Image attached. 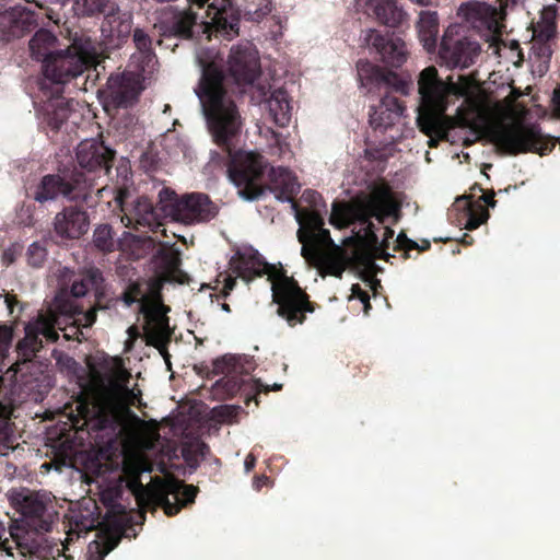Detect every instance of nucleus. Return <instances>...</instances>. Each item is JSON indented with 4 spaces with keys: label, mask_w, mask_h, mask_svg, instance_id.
<instances>
[{
    "label": "nucleus",
    "mask_w": 560,
    "mask_h": 560,
    "mask_svg": "<svg viewBox=\"0 0 560 560\" xmlns=\"http://www.w3.org/2000/svg\"><path fill=\"white\" fill-rule=\"evenodd\" d=\"M259 74L256 50L248 44L235 45L230 50L228 73L215 62H209L196 89L211 139L228 153L229 178L246 200L262 195L259 180L267 165L262 155L236 150L244 121L235 97L246 93Z\"/></svg>",
    "instance_id": "1"
},
{
    "label": "nucleus",
    "mask_w": 560,
    "mask_h": 560,
    "mask_svg": "<svg viewBox=\"0 0 560 560\" xmlns=\"http://www.w3.org/2000/svg\"><path fill=\"white\" fill-rule=\"evenodd\" d=\"M236 277L250 281L255 277L267 275L271 281L272 302L277 305V315L291 328L304 324L307 314L314 313L317 304L299 282L287 271L261 260L258 253H237L230 261Z\"/></svg>",
    "instance_id": "2"
},
{
    "label": "nucleus",
    "mask_w": 560,
    "mask_h": 560,
    "mask_svg": "<svg viewBox=\"0 0 560 560\" xmlns=\"http://www.w3.org/2000/svg\"><path fill=\"white\" fill-rule=\"evenodd\" d=\"M420 95L418 127L430 138L428 144L435 148L439 140H446L451 128V118L445 115L451 95L464 96L465 88L448 81L445 82L434 66L424 68L418 77Z\"/></svg>",
    "instance_id": "3"
},
{
    "label": "nucleus",
    "mask_w": 560,
    "mask_h": 560,
    "mask_svg": "<svg viewBox=\"0 0 560 560\" xmlns=\"http://www.w3.org/2000/svg\"><path fill=\"white\" fill-rule=\"evenodd\" d=\"M127 390L115 382L98 388L91 398L82 396L78 400V415L89 431L109 446L119 442L126 431V416L129 412L125 402Z\"/></svg>",
    "instance_id": "4"
},
{
    "label": "nucleus",
    "mask_w": 560,
    "mask_h": 560,
    "mask_svg": "<svg viewBox=\"0 0 560 560\" xmlns=\"http://www.w3.org/2000/svg\"><path fill=\"white\" fill-rule=\"evenodd\" d=\"M68 322L75 329V339L80 340L79 335H82L80 327L88 328L96 322V310L83 312L82 307L73 302L63 301L48 314L38 315L34 320L25 324L24 337L15 347L18 357L24 362L31 361L43 348V338L47 342H56L59 338L58 329L65 330L62 324Z\"/></svg>",
    "instance_id": "5"
},
{
    "label": "nucleus",
    "mask_w": 560,
    "mask_h": 560,
    "mask_svg": "<svg viewBox=\"0 0 560 560\" xmlns=\"http://www.w3.org/2000/svg\"><path fill=\"white\" fill-rule=\"evenodd\" d=\"M97 43L85 35H75L66 49H58L42 66L40 90L63 93V86L98 63Z\"/></svg>",
    "instance_id": "6"
},
{
    "label": "nucleus",
    "mask_w": 560,
    "mask_h": 560,
    "mask_svg": "<svg viewBox=\"0 0 560 560\" xmlns=\"http://www.w3.org/2000/svg\"><path fill=\"white\" fill-rule=\"evenodd\" d=\"M397 210L392 190L388 186H377L370 195L357 198L351 203L334 202L329 222L337 229H345L359 223L365 228L372 218L384 224L386 219Z\"/></svg>",
    "instance_id": "7"
},
{
    "label": "nucleus",
    "mask_w": 560,
    "mask_h": 560,
    "mask_svg": "<svg viewBox=\"0 0 560 560\" xmlns=\"http://www.w3.org/2000/svg\"><path fill=\"white\" fill-rule=\"evenodd\" d=\"M159 205L162 214L184 225L205 224L215 219L219 206L205 192L178 195L170 187L159 191Z\"/></svg>",
    "instance_id": "8"
},
{
    "label": "nucleus",
    "mask_w": 560,
    "mask_h": 560,
    "mask_svg": "<svg viewBox=\"0 0 560 560\" xmlns=\"http://www.w3.org/2000/svg\"><path fill=\"white\" fill-rule=\"evenodd\" d=\"M94 191V179L78 168L44 175L32 190V198L40 203L56 201L59 197L68 201H83Z\"/></svg>",
    "instance_id": "9"
},
{
    "label": "nucleus",
    "mask_w": 560,
    "mask_h": 560,
    "mask_svg": "<svg viewBox=\"0 0 560 560\" xmlns=\"http://www.w3.org/2000/svg\"><path fill=\"white\" fill-rule=\"evenodd\" d=\"M9 501L30 526L45 532L50 529L52 516L48 512V508L51 502L45 494L21 488L10 491Z\"/></svg>",
    "instance_id": "10"
},
{
    "label": "nucleus",
    "mask_w": 560,
    "mask_h": 560,
    "mask_svg": "<svg viewBox=\"0 0 560 560\" xmlns=\"http://www.w3.org/2000/svg\"><path fill=\"white\" fill-rule=\"evenodd\" d=\"M75 159L83 174L94 179V189L100 194L96 178L110 172L115 159V151L95 139H86L79 143Z\"/></svg>",
    "instance_id": "11"
},
{
    "label": "nucleus",
    "mask_w": 560,
    "mask_h": 560,
    "mask_svg": "<svg viewBox=\"0 0 560 560\" xmlns=\"http://www.w3.org/2000/svg\"><path fill=\"white\" fill-rule=\"evenodd\" d=\"M70 293L73 299H56L55 308L63 301H71L82 307L83 312L102 308L101 302L105 296L104 277L100 269L92 268L73 280Z\"/></svg>",
    "instance_id": "12"
},
{
    "label": "nucleus",
    "mask_w": 560,
    "mask_h": 560,
    "mask_svg": "<svg viewBox=\"0 0 560 560\" xmlns=\"http://www.w3.org/2000/svg\"><path fill=\"white\" fill-rule=\"evenodd\" d=\"M495 206L494 192L483 194L479 199L472 196H460L456 198L450 211L451 220L466 230H476L489 218L487 207Z\"/></svg>",
    "instance_id": "13"
},
{
    "label": "nucleus",
    "mask_w": 560,
    "mask_h": 560,
    "mask_svg": "<svg viewBox=\"0 0 560 560\" xmlns=\"http://www.w3.org/2000/svg\"><path fill=\"white\" fill-rule=\"evenodd\" d=\"M481 52L480 44L467 36L456 37L448 28L442 37L439 56L450 68L466 69L472 66Z\"/></svg>",
    "instance_id": "14"
},
{
    "label": "nucleus",
    "mask_w": 560,
    "mask_h": 560,
    "mask_svg": "<svg viewBox=\"0 0 560 560\" xmlns=\"http://www.w3.org/2000/svg\"><path fill=\"white\" fill-rule=\"evenodd\" d=\"M124 197L125 192L120 191L117 196V201L124 212L121 222L127 228L139 230L140 226H142L148 228L151 231H155L162 225V212L159 202L154 206L148 197L141 196L132 202L130 208H128L124 201Z\"/></svg>",
    "instance_id": "15"
},
{
    "label": "nucleus",
    "mask_w": 560,
    "mask_h": 560,
    "mask_svg": "<svg viewBox=\"0 0 560 560\" xmlns=\"http://www.w3.org/2000/svg\"><path fill=\"white\" fill-rule=\"evenodd\" d=\"M161 303L152 307L142 305V313L145 317L143 326L144 338L148 346H152L163 355L165 362L170 365V353L167 345L171 342L172 331L168 325V317L163 312Z\"/></svg>",
    "instance_id": "16"
},
{
    "label": "nucleus",
    "mask_w": 560,
    "mask_h": 560,
    "mask_svg": "<svg viewBox=\"0 0 560 560\" xmlns=\"http://www.w3.org/2000/svg\"><path fill=\"white\" fill-rule=\"evenodd\" d=\"M141 91V73L131 71L110 74L106 83L107 98L115 108L132 106Z\"/></svg>",
    "instance_id": "17"
},
{
    "label": "nucleus",
    "mask_w": 560,
    "mask_h": 560,
    "mask_svg": "<svg viewBox=\"0 0 560 560\" xmlns=\"http://www.w3.org/2000/svg\"><path fill=\"white\" fill-rule=\"evenodd\" d=\"M515 4L516 0H495V4L487 2H474L465 7L466 18L474 27L485 28L495 34L500 33L502 21L506 15L509 4ZM464 10V5L460 7Z\"/></svg>",
    "instance_id": "18"
},
{
    "label": "nucleus",
    "mask_w": 560,
    "mask_h": 560,
    "mask_svg": "<svg viewBox=\"0 0 560 560\" xmlns=\"http://www.w3.org/2000/svg\"><path fill=\"white\" fill-rule=\"evenodd\" d=\"M365 42L380 56V60L385 65L399 68L408 57L405 42L394 34H381L376 30H370L365 36Z\"/></svg>",
    "instance_id": "19"
},
{
    "label": "nucleus",
    "mask_w": 560,
    "mask_h": 560,
    "mask_svg": "<svg viewBox=\"0 0 560 560\" xmlns=\"http://www.w3.org/2000/svg\"><path fill=\"white\" fill-rule=\"evenodd\" d=\"M198 487L186 485L180 480L166 481L161 490L155 494L159 505H161L166 515H176L182 508L194 503L198 493Z\"/></svg>",
    "instance_id": "20"
},
{
    "label": "nucleus",
    "mask_w": 560,
    "mask_h": 560,
    "mask_svg": "<svg viewBox=\"0 0 560 560\" xmlns=\"http://www.w3.org/2000/svg\"><path fill=\"white\" fill-rule=\"evenodd\" d=\"M37 14L25 7L15 5L0 13V36L9 42L20 38L37 26Z\"/></svg>",
    "instance_id": "21"
},
{
    "label": "nucleus",
    "mask_w": 560,
    "mask_h": 560,
    "mask_svg": "<svg viewBox=\"0 0 560 560\" xmlns=\"http://www.w3.org/2000/svg\"><path fill=\"white\" fill-rule=\"evenodd\" d=\"M54 232L62 240H79L90 225L88 212L79 206H67L54 218Z\"/></svg>",
    "instance_id": "22"
},
{
    "label": "nucleus",
    "mask_w": 560,
    "mask_h": 560,
    "mask_svg": "<svg viewBox=\"0 0 560 560\" xmlns=\"http://www.w3.org/2000/svg\"><path fill=\"white\" fill-rule=\"evenodd\" d=\"M244 372L245 366L241 358L234 354H224L212 362V373L214 375H224L223 378L217 382V386L222 387L230 396L238 393L245 385Z\"/></svg>",
    "instance_id": "23"
},
{
    "label": "nucleus",
    "mask_w": 560,
    "mask_h": 560,
    "mask_svg": "<svg viewBox=\"0 0 560 560\" xmlns=\"http://www.w3.org/2000/svg\"><path fill=\"white\" fill-rule=\"evenodd\" d=\"M44 96L47 98L43 101L38 115L43 125L57 132L70 116L72 110L70 101L63 97L62 93L51 90H48Z\"/></svg>",
    "instance_id": "24"
},
{
    "label": "nucleus",
    "mask_w": 560,
    "mask_h": 560,
    "mask_svg": "<svg viewBox=\"0 0 560 560\" xmlns=\"http://www.w3.org/2000/svg\"><path fill=\"white\" fill-rule=\"evenodd\" d=\"M161 288L158 280L138 279L127 285L120 299L128 307L139 303V312L142 313V305L152 307L161 303Z\"/></svg>",
    "instance_id": "25"
},
{
    "label": "nucleus",
    "mask_w": 560,
    "mask_h": 560,
    "mask_svg": "<svg viewBox=\"0 0 560 560\" xmlns=\"http://www.w3.org/2000/svg\"><path fill=\"white\" fill-rule=\"evenodd\" d=\"M268 189L280 201L292 203L296 208L295 197L300 192V184L296 177L284 167H271L268 173Z\"/></svg>",
    "instance_id": "26"
},
{
    "label": "nucleus",
    "mask_w": 560,
    "mask_h": 560,
    "mask_svg": "<svg viewBox=\"0 0 560 560\" xmlns=\"http://www.w3.org/2000/svg\"><path fill=\"white\" fill-rule=\"evenodd\" d=\"M358 237L365 249V253L362 254L364 262L373 264L375 259L389 261V258L394 257L387 252L390 241L386 238H383L382 242L378 241V236L375 233V225L371 220L365 228L359 231Z\"/></svg>",
    "instance_id": "27"
},
{
    "label": "nucleus",
    "mask_w": 560,
    "mask_h": 560,
    "mask_svg": "<svg viewBox=\"0 0 560 560\" xmlns=\"http://www.w3.org/2000/svg\"><path fill=\"white\" fill-rule=\"evenodd\" d=\"M293 209L295 210L296 221L300 224L298 238L302 244L301 254L304 258H308V245L314 238L315 232L319 230L320 226H324V219L317 211H300L299 206Z\"/></svg>",
    "instance_id": "28"
},
{
    "label": "nucleus",
    "mask_w": 560,
    "mask_h": 560,
    "mask_svg": "<svg viewBox=\"0 0 560 560\" xmlns=\"http://www.w3.org/2000/svg\"><path fill=\"white\" fill-rule=\"evenodd\" d=\"M151 471L150 464L140 455H126L122 459V474L127 479L128 488L137 493L143 492L144 486L141 482V474Z\"/></svg>",
    "instance_id": "29"
},
{
    "label": "nucleus",
    "mask_w": 560,
    "mask_h": 560,
    "mask_svg": "<svg viewBox=\"0 0 560 560\" xmlns=\"http://www.w3.org/2000/svg\"><path fill=\"white\" fill-rule=\"evenodd\" d=\"M195 7L188 3L185 10L176 11L167 22L166 28L179 38L189 39L192 37V27L197 24L198 14L194 11ZM196 9H198L196 7Z\"/></svg>",
    "instance_id": "30"
},
{
    "label": "nucleus",
    "mask_w": 560,
    "mask_h": 560,
    "mask_svg": "<svg viewBox=\"0 0 560 560\" xmlns=\"http://www.w3.org/2000/svg\"><path fill=\"white\" fill-rule=\"evenodd\" d=\"M269 115L278 127H287L291 120V105L285 90H275L267 100Z\"/></svg>",
    "instance_id": "31"
},
{
    "label": "nucleus",
    "mask_w": 560,
    "mask_h": 560,
    "mask_svg": "<svg viewBox=\"0 0 560 560\" xmlns=\"http://www.w3.org/2000/svg\"><path fill=\"white\" fill-rule=\"evenodd\" d=\"M418 36L428 51H434L439 35V16L436 12L423 11L417 24Z\"/></svg>",
    "instance_id": "32"
},
{
    "label": "nucleus",
    "mask_w": 560,
    "mask_h": 560,
    "mask_svg": "<svg viewBox=\"0 0 560 560\" xmlns=\"http://www.w3.org/2000/svg\"><path fill=\"white\" fill-rule=\"evenodd\" d=\"M57 37L48 30L40 28L30 40V50L33 59L40 61L42 66L48 57L52 56Z\"/></svg>",
    "instance_id": "33"
},
{
    "label": "nucleus",
    "mask_w": 560,
    "mask_h": 560,
    "mask_svg": "<svg viewBox=\"0 0 560 560\" xmlns=\"http://www.w3.org/2000/svg\"><path fill=\"white\" fill-rule=\"evenodd\" d=\"M103 32H108L110 37H116L122 42L129 37L131 33V21L125 18L118 9L117 13H112L110 16L104 19L102 25Z\"/></svg>",
    "instance_id": "34"
},
{
    "label": "nucleus",
    "mask_w": 560,
    "mask_h": 560,
    "mask_svg": "<svg viewBox=\"0 0 560 560\" xmlns=\"http://www.w3.org/2000/svg\"><path fill=\"white\" fill-rule=\"evenodd\" d=\"M75 4L81 13L88 16L103 14L105 19L118 11V4L115 0H75Z\"/></svg>",
    "instance_id": "35"
},
{
    "label": "nucleus",
    "mask_w": 560,
    "mask_h": 560,
    "mask_svg": "<svg viewBox=\"0 0 560 560\" xmlns=\"http://www.w3.org/2000/svg\"><path fill=\"white\" fill-rule=\"evenodd\" d=\"M388 71L383 70L369 61L359 62L358 73L360 80L365 86L383 88Z\"/></svg>",
    "instance_id": "36"
},
{
    "label": "nucleus",
    "mask_w": 560,
    "mask_h": 560,
    "mask_svg": "<svg viewBox=\"0 0 560 560\" xmlns=\"http://www.w3.org/2000/svg\"><path fill=\"white\" fill-rule=\"evenodd\" d=\"M93 244L103 253H112L116 249L115 232L109 224H100L93 232Z\"/></svg>",
    "instance_id": "37"
},
{
    "label": "nucleus",
    "mask_w": 560,
    "mask_h": 560,
    "mask_svg": "<svg viewBox=\"0 0 560 560\" xmlns=\"http://www.w3.org/2000/svg\"><path fill=\"white\" fill-rule=\"evenodd\" d=\"M399 117L394 110L384 106H377L370 113V125L374 129H388L394 126Z\"/></svg>",
    "instance_id": "38"
},
{
    "label": "nucleus",
    "mask_w": 560,
    "mask_h": 560,
    "mask_svg": "<svg viewBox=\"0 0 560 560\" xmlns=\"http://www.w3.org/2000/svg\"><path fill=\"white\" fill-rule=\"evenodd\" d=\"M271 12V0H246L245 13L248 20L259 21Z\"/></svg>",
    "instance_id": "39"
},
{
    "label": "nucleus",
    "mask_w": 560,
    "mask_h": 560,
    "mask_svg": "<svg viewBox=\"0 0 560 560\" xmlns=\"http://www.w3.org/2000/svg\"><path fill=\"white\" fill-rule=\"evenodd\" d=\"M96 510L97 506L95 503H93L92 511L86 509L85 512L80 511L74 515V523L80 530L89 532L96 527L98 523V513L95 512Z\"/></svg>",
    "instance_id": "40"
},
{
    "label": "nucleus",
    "mask_w": 560,
    "mask_h": 560,
    "mask_svg": "<svg viewBox=\"0 0 560 560\" xmlns=\"http://www.w3.org/2000/svg\"><path fill=\"white\" fill-rule=\"evenodd\" d=\"M383 88L392 94V92L400 95H407L410 90V82L400 78L396 72L388 71Z\"/></svg>",
    "instance_id": "41"
},
{
    "label": "nucleus",
    "mask_w": 560,
    "mask_h": 560,
    "mask_svg": "<svg viewBox=\"0 0 560 560\" xmlns=\"http://www.w3.org/2000/svg\"><path fill=\"white\" fill-rule=\"evenodd\" d=\"M26 258L30 266L40 268L46 261L47 249L39 242H34L27 248Z\"/></svg>",
    "instance_id": "42"
},
{
    "label": "nucleus",
    "mask_w": 560,
    "mask_h": 560,
    "mask_svg": "<svg viewBox=\"0 0 560 560\" xmlns=\"http://www.w3.org/2000/svg\"><path fill=\"white\" fill-rule=\"evenodd\" d=\"M155 57L156 56L153 50L135 52L131 55L130 61L136 66L139 72H145L152 68Z\"/></svg>",
    "instance_id": "43"
},
{
    "label": "nucleus",
    "mask_w": 560,
    "mask_h": 560,
    "mask_svg": "<svg viewBox=\"0 0 560 560\" xmlns=\"http://www.w3.org/2000/svg\"><path fill=\"white\" fill-rule=\"evenodd\" d=\"M250 389L254 392V395L246 399V404L248 405L249 400L254 399L256 405H258L257 396L259 394H261V393L268 394L270 390H281L282 384L275 383L272 386H268V385L264 384L259 378H257V380H253Z\"/></svg>",
    "instance_id": "44"
},
{
    "label": "nucleus",
    "mask_w": 560,
    "mask_h": 560,
    "mask_svg": "<svg viewBox=\"0 0 560 560\" xmlns=\"http://www.w3.org/2000/svg\"><path fill=\"white\" fill-rule=\"evenodd\" d=\"M133 43L136 45L137 52L153 50L151 37L141 28H136L133 31Z\"/></svg>",
    "instance_id": "45"
},
{
    "label": "nucleus",
    "mask_w": 560,
    "mask_h": 560,
    "mask_svg": "<svg viewBox=\"0 0 560 560\" xmlns=\"http://www.w3.org/2000/svg\"><path fill=\"white\" fill-rule=\"evenodd\" d=\"M317 244H324V245L332 244V240L330 237V232L327 229H324V226H320V229L315 232L314 238L311 241V244L308 245V257L314 252H316Z\"/></svg>",
    "instance_id": "46"
},
{
    "label": "nucleus",
    "mask_w": 560,
    "mask_h": 560,
    "mask_svg": "<svg viewBox=\"0 0 560 560\" xmlns=\"http://www.w3.org/2000/svg\"><path fill=\"white\" fill-rule=\"evenodd\" d=\"M378 106H384L390 110H394L398 117H400L405 110L402 102L396 96L392 95L389 92H386V94L382 97Z\"/></svg>",
    "instance_id": "47"
},
{
    "label": "nucleus",
    "mask_w": 560,
    "mask_h": 560,
    "mask_svg": "<svg viewBox=\"0 0 560 560\" xmlns=\"http://www.w3.org/2000/svg\"><path fill=\"white\" fill-rule=\"evenodd\" d=\"M217 417L222 421H231L237 413L236 408L234 406H220L214 409Z\"/></svg>",
    "instance_id": "48"
},
{
    "label": "nucleus",
    "mask_w": 560,
    "mask_h": 560,
    "mask_svg": "<svg viewBox=\"0 0 560 560\" xmlns=\"http://www.w3.org/2000/svg\"><path fill=\"white\" fill-rule=\"evenodd\" d=\"M325 271L326 273L334 276L336 278H341L342 273L345 271V266L342 262L338 260H329L325 264Z\"/></svg>",
    "instance_id": "49"
},
{
    "label": "nucleus",
    "mask_w": 560,
    "mask_h": 560,
    "mask_svg": "<svg viewBox=\"0 0 560 560\" xmlns=\"http://www.w3.org/2000/svg\"><path fill=\"white\" fill-rule=\"evenodd\" d=\"M302 199L310 203L312 207H317L322 201V196L316 190L306 189L302 194Z\"/></svg>",
    "instance_id": "50"
},
{
    "label": "nucleus",
    "mask_w": 560,
    "mask_h": 560,
    "mask_svg": "<svg viewBox=\"0 0 560 560\" xmlns=\"http://www.w3.org/2000/svg\"><path fill=\"white\" fill-rule=\"evenodd\" d=\"M4 303L7 305V308H8L10 315H13L14 310L18 306H20V313L23 311V306L21 305V303L18 300L15 294L5 293Z\"/></svg>",
    "instance_id": "51"
},
{
    "label": "nucleus",
    "mask_w": 560,
    "mask_h": 560,
    "mask_svg": "<svg viewBox=\"0 0 560 560\" xmlns=\"http://www.w3.org/2000/svg\"><path fill=\"white\" fill-rule=\"evenodd\" d=\"M352 296L357 298L361 302L370 300L369 293L361 288L359 283H354L351 287Z\"/></svg>",
    "instance_id": "52"
},
{
    "label": "nucleus",
    "mask_w": 560,
    "mask_h": 560,
    "mask_svg": "<svg viewBox=\"0 0 560 560\" xmlns=\"http://www.w3.org/2000/svg\"><path fill=\"white\" fill-rule=\"evenodd\" d=\"M236 284V279L231 277V276H226L224 278V283H223V289L221 291V294L226 298L230 292L234 289Z\"/></svg>",
    "instance_id": "53"
},
{
    "label": "nucleus",
    "mask_w": 560,
    "mask_h": 560,
    "mask_svg": "<svg viewBox=\"0 0 560 560\" xmlns=\"http://www.w3.org/2000/svg\"><path fill=\"white\" fill-rule=\"evenodd\" d=\"M408 242L409 238L407 237V235L404 232H400L394 242L393 249L395 252H400Z\"/></svg>",
    "instance_id": "54"
},
{
    "label": "nucleus",
    "mask_w": 560,
    "mask_h": 560,
    "mask_svg": "<svg viewBox=\"0 0 560 560\" xmlns=\"http://www.w3.org/2000/svg\"><path fill=\"white\" fill-rule=\"evenodd\" d=\"M555 114L558 118H560V85L555 89L552 96Z\"/></svg>",
    "instance_id": "55"
},
{
    "label": "nucleus",
    "mask_w": 560,
    "mask_h": 560,
    "mask_svg": "<svg viewBox=\"0 0 560 560\" xmlns=\"http://www.w3.org/2000/svg\"><path fill=\"white\" fill-rule=\"evenodd\" d=\"M412 249H419V244L412 240L409 238V242L404 246V248L400 252H404L402 258L407 259L409 258V252Z\"/></svg>",
    "instance_id": "56"
},
{
    "label": "nucleus",
    "mask_w": 560,
    "mask_h": 560,
    "mask_svg": "<svg viewBox=\"0 0 560 560\" xmlns=\"http://www.w3.org/2000/svg\"><path fill=\"white\" fill-rule=\"evenodd\" d=\"M267 481H268V477L265 475L255 476L254 480H253V487L256 490H260L262 488V486L267 483Z\"/></svg>",
    "instance_id": "57"
},
{
    "label": "nucleus",
    "mask_w": 560,
    "mask_h": 560,
    "mask_svg": "<svg viewBox=\"0 0 560 560\" xmlns=\"http://www.w3.org/2000/svg\"><path fill=\"white\" fill-rule=\"evenodd\" d=\"M255 465H256V457L250 453L246 456L245 462H244V467H245L246 472H249L250 470H253Z\"/></svg>",
    "instance_id": "58"
},
{
    "label": "nucleus",
    "mask_w": 560,
    "mask_h": 560,
    "mask_svg": "<svg viewBox=\"0 0 560 560\" xmlns=\"http://www.w3.org/2000/svg\"><path fill=\"white\" fill-rule=\"evenodd\" d=\"M369 282H370V288L373 292V295L376 296V294L378 293V290L382 289L381 281L375 277H370Z\"/></svg>",
    "instance_id": "59"
},
{
    "label": "nucleus",
    "mask_w": 560,
    "mask_h": 560,
    "mask_svg": "<svg viewBox=\"0 0 560 560\" xmlns=\"http://www.w3.org/2000/svg\"><path fill=\"white\" fill-rule=\"evenodd\" d=\"M460 243L465 246L471 245L474 243V237L467 233H465L460 240Z\"/></svg>",
    "instance_id": "60"
},
{
    "label": "nucleus",
    "mask_w": 560,
    "mask_h": 560,
    "mask_svg": "<svg viewBox=\"0 0 560 560\" xmlns=\"http://www.w3.org/2000/svg\"><path fill=\"white\" fill-rule=\"evenodd\" d=\"M394 235H395L394 230H393V229H390L389 226H386V228H385V231H384V237H383V238H386V240L392 241V240H393V237H394Z\"/></svg>",
    "instance_id": "61"
},
{
    "label": "nucleus",
    "mask_w": 560,
    "mask_h": 560,
    "mask_svg": "<svg viewBox=\"0 0 560 560\" xmlns=\"http://www.w3.org/2000/svg\"><path fill=\"white\" fill-rule=\"evenodd\" d=\"M128 334L131 338H137L139 336L138 328L136 326H130L128 328Z\"/></svg>",
    "instance_id": "62"
},
{
    "label": "nucleus",
    "mask_w": 560,
    "mask_h": 560,
    "mask_svg": "<svg viewBox=\"0 0 560 560\" xmlns=\"http://www.w3.org/2000/svg\"><path fill=\"white\" fill-rule=\"evenodd\" d=\"M430 247H431L430 242L429 241H423L422 245H419V250L420 252H424V250L430 249Z\"/></svg>",
    "instance_id": "63"
},
{
    "label": "nucleus",
    "mask_w": 560,
    "mask_h": 560,
    "mask_svg": "<svg viewBox=\"0 0 560 560\" xmlns=\"http://www.w3.org/2000/svg\"><path fill=\"white\" fill-rule=\"evenodd\" d=\"M362 304H363V311H364V314H365V315H368V314H369V311H370V310H371V307H372V306H371V303H370V300L362 302Z\"/></svg>",
    "instance_id": "64"
}]
</instances>
